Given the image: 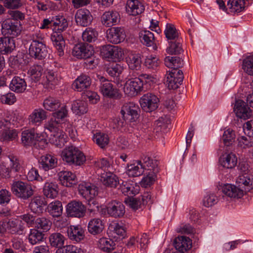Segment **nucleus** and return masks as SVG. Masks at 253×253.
Instances as JSON below:
<instances>
[{
    "label": "nucleus",
    "mask_w": 253,
    "mask_h": 253,
    "mask_svg": "<svg viewBox=\"0 0 253 253\" xmlns=\"http://www.w3.org/2000/svg\"><path fill=\"white\" fill-rule=\"evenodd\" d=\"M29 55L35 59L42 60L47 55V49L43 38L39 34L33 35L29 48Z\"/></svg>",
    "instance_id": "f257e3e1"
},
{
    "label": "nucleus",
    "mask_w": 253,
    "mask_h": 253,
    "mask_svg": "<svg viewBox=\"0 0 253 253\" xmlns=\"http://www.w3.org/2000/svg\"><path fill=\"white\" fill-rule=\"evenodd\" d=\"M61 157L68 164L81 166L86 161V157L78 148L74 146H68L62 152Z\"/></svg>",
    "instance_id": "f03ea898"
},
{
    "label": "nucleus",
    "mask_w": 253,
    "mask_h": 253,
    "mask_svg": "<svg viewBox=\"0 0 253 253\" xmlns=\"http://www.w3.org/2000/svg\"><path fill=\"white\" fill-rule=\"evenodd\" d=\"M11 190L15 196L25 200L34 194L32 185L29 183L20 180L13 182L11 185Z\"/></svg>",
    "instance_id": "7ed1b4c3"
},
{
    "label": "nucleus",
    "mask_w": 253,
    "mask_h": 253,
    "mask_svg": "<svg viewBox=\"0 0 253 253\" xmlns=\"http://www.w3.org/2000/svg\"><path fill=\"white\" fill-rule=\"evenodd\" d=\"M59 123L51 118L45 125V128L50 132H53L50 140L52 142L58 147L63 146L66 142V135L59 128Z\"/></svg>",
    "instance_id": "20e7f679"
},
{
    "label": "nucleus",
    "mask_w": 253,
    "mask_h": 253,
    "mask_svg": "<svg viewBox=\"0 0 253 253\" xmlns=\"http://www.w3.org/2000/svg\"><path fill=\"white\" fill-rule=\"evenodd\" d=\"M22 26L20 21H13L10 19L3 21L1 23V33L4 36L14 39L21 34Z\"/></svg>",
    "instance_id": "39448f33"
},
{
    "label": "nucleus",
    "mask_w": 253,
    "mask_h": 253,
    "mask_svg": "<svg viewBox=\"0 0 253 253\" xmlns=\"http://www.w3.org/2000/svg\"><path fill=\"white\" fill-rule=\"evenodd\" d=\"M147 84L137 79H135V81L126 80L124 86V92L128 96H137L140 94L143 90L144 85Z\"/></svg>",
    "instance_id": "423d86ee"
},
{
    "label": "nucleus",
    "mask_w": 253,
    "mask_h": 253,
    "mask_svg": "<svg viewBox=\"0 0 253 253\" xmlns=\"http://www.w3.org/2000/svg\"><path fill=\"white\" fill-rule=\"evenodd\" d=\"M93 53V46L85 42H80L76 44L72 50L73 55L79 59L90 57Z\"/></svg>",
    "instance_id": "0eeeda50"
},
{
    "label": "nucleus",
    "mask_w": 253,
    "mask_h": 253,
    "mask_svg": "<svg viewBox=\"0 0 253 253\" xmlns=\"http://www.w3.org/2000/svg\"><path fill=\"white\" fill-rule=\"evenodd\" d=\"M139 102L143 110L155 111L158 108L159 99L155 94L147 93L141 97Z\"/></svg>",
    "instance_id": "6e6552de"
},
{
    "label": "nucleus",
    "mask_w": 253,
    "mask_h": 253,
    "mask_svg": "<svg viewBox=\"0 0 253 253\" xmlns=\"http://www.w3.org/2000/svg\"><path fill=\"white\" fill-rule=\"evenodd\" d=\"M66 210L69 216L81 218L85 215L86 208L82 202L74 200L68 204Z\"/></svg>",
    "instance_id": "1a4fd4ad"
},
{
    "label": "nucleus",
    "mask_w": 253,
    "mask_h": 253,
    "mask_svg": "<svg viewBox=\"0 0 253 253\" xmlns=\"http://www.w3.org/2000/svg\"><path fill=\"white\" fill-rule=\"evenodd\" d=\"M97 80L100 83L99 90L104 96L110 98L116 96L118 90L109 81L100 75L97 76Z\"/></svg>",
    "instance_id": "9d476101"
},
{
    "label": "nucleus",
    "mask_w": 253,
    "mask_h": 253,
    "mask_svg": "<svg viewBox=\"0 0 253 253\" xmlns=\"http://www.w3.org/2000/svg\"><path fill=\"white\" fill-rule=\"evenodd\" d=\"M107 213L111 217L120 218L125 213V207L121 202L113 200L109 202L107 207Z\"/></svg>",
    "instance_id": "9b49d317"
},
{
    "label": "nucleus",
    "mask_w": 253,
    "mask_h": 253,
    "mask_svg": "<svg viewBox=\"0 0 253 253\" xmlns=\"http://www.w3.org/2000/svg\"><path fill=\"white\" fill-rule=\"evenodd\" d=\"M107 39L110 42L118 44L124 41L126 37L125 30L121 27H113L107 31Z\"/></svg>",
    "instance_id": "f8f14e48"
},
{
    "label": "nucleus",
    "mask_w": 253,
    "mask_h": 253,
    "mask_svg": "<svg viewBox=\"0 0 253 253\" xmlns=\"http://www.w3.org/2000/svg\"><path fill=\"white\" fill-rule=\"evenodd\" d=\"M119 189L123 194L128 196H133L138 194L140 190V187L136 183L132 181H124L121 180Z\"/></svg>",
    "instance_id": "ddd939ff"
},
{
    "label": "nucleus",
    "mask_w": 253,
    "mask_h": 253,
    "mask_svg": "<svg viewBox=\"0 0 253 253\" xmlns=\"http://www.w3.org/2000/svg\"><path fill=\"white\" fill-rule=\"evenodd\" d=\"M75 20L78 25L87 27L91 24L92 16L88 10L82 8L77 10L75 15Z\"/></svg>",
    "instance_id": "4468645a"
},
{
    "label": "nucleus",
    "mask_w": 253,
    "mask_h": 253,
    "mask_svg": "<svg viewBox=\"0 0 253 253\" xmlns=\"http://www.w3.org/2000/svg\"><path fill=\"white\" fill-rule=\"evenodd\" d=\"M91 83V79L89 76L85 74H81L72 84V88L78 91H83L88 89Z\"/></svg>",
    "instance_id": "2eb2a0df"
},
{
    "label": "nucleus",
    "mask_w": 253,
    "mask_h": 253,
    "mask_svg": "<svg viewBox=\"0 0 253 253\" xmlns=\"http://www.w3.org/2000/svg\"><path fill=\"white\" fill-rule=\"evenodd\" d=\"M42 104L46 111H67V106L53 97L45 99Z\"/></svg>",
    "instance_id": "dca6fc26"
},
{
    "label": "nucleus",
    "mask_w": 253,
    "mask_h": 253,
    "mask_svg": "<svg viewBox=\"0 0 253 253\" xmlns=\"http://www.w3.org/2000/svg\"><path fill=\"white\" fill-rule=\"evenodd\" d=\"M39 137V134L35 132L34 129L25 130L21 133V141L25 146L36 145Z\"/></svg>",
    "instance_id": "f3484780"
},
{
    "label": "nucleus",
    "mask_w": 253,
    "mask_h": 253,
    "mask_svg": "<svg viewBox=\"0 0 253 253\" xmlns=\"http://www.w3.org/2000/svg\"><path fill=\"white\" fill-rule=\"evenodd\" d=\"M222 191L228 197L237 199L241 198L245 193L244 191L241 188L231 184H224Z\"/></svg>",
    "instance_id": "a211bd4d"
},
{
    "label": "nucleus",
    "mask_w": 253,
    "mask_h": 253,
    "mask_svg": "<svg viewBox=\"0 0 253 253\" xmlns=\"http://www.w3.org/2000/svg\"><path fill=\"white\" fill-rule=\"evenodd\" d=\"M176 251L184 253L192 247V241L189 238L183 236L176 238L173 242Z\"/></svg>",
    "instance_id": "6ab92c4d"
},
{
    "label": "nucleus",
    "mask_w": 253,
    "mask_h": 253,
    "mask_svg": "<svg viewBox=\"0 0 253 253\" xmlns=\"http://www.w3.org/2000/svg\"><path fill=\"white\" fill-rule=\"evenodd\" d=\"M119 13L116 11L105 12L101 17L102 23L106 27H111L120 22Z\"/></svg>",
    "instance_id": "aec40b11"
},
{
    "label": "nucleus",
    "mask_w": 253,
    "mask_h": 253,
    "mask_svg": "<svg viewBox=\"0 0 253 253\" xmlns=\"http://www.w3.org/2000/svg\"><path fill=\"white\" fill-rule=\"evenodd\" d=\"M39 163L40 167L47 171L56 167L57 165V159L54 156L46 154L41 157Z\"/></svg>",
    "instance_id": "412c9836"
},
{
    "label": "nucleus",
    "mask_w": 253,
    "mask_h": 253,
    "mask_svg": "<svg viewBox=\"0 0 253 253\" xmlns=\"http://www.w3.org/2000/svg\"><path fill=\"white\" fill-rule=\"evenodd\" d=\"M67 233L69 238L76 242H80L84 237V231L80 225H71L68 228Z\"/></svg>",
    "instance_id": "4be33fe9"
},
{
    "label": "nucleus",
    "mask_w": 253,
    "mask_h": 253,
    "mask_svg": "<svg viewBox=\"0 0 253 253\" xmlns=\"http://www.w3.org/2000/svg\"><path fill=\"white\" fill-rule=\"evenodd\" d=\"M219 163L223 168L231 169L236 166L237 158L233 153L225 154L219 158Z\"/></svg>",
    "instance_id": "5701e85b"
},
{
    "label": "nucleus",
    "mask_w": 253,
    "mask_h": 253,
    "mask_svg": "<svg viewBox=\"0 0 253 253\" xmlns=\"http://www.w3.org/2000/svg\"><path fill=\"white\" fill-rule=\"evenodd\" d=\"M104 227V223L102 219L99 218H94L89 221L87 230L91 234L96 235L103 231Z\"/></svg>",
    "instance_id": "b1692460"
},
{
    "label": "nucleus",
    "mask_w": 253,
    "mask_h": 253,
    "mask_svg": "<svg viewBox=\"0 0 253 253\" xmlns=\"http://www.w3.org/2000/svg\"><path fill=\"white\" fill-rule=\"evenodd\" d=\"M58 175L62 185L64 186L71 187L77 182L76 175L71 171H61Z\"/></svg>",
    "instance_id": "393cba45"
},
{
    "label": "nucleus",
    "mask_w": 253,
    "mask_h": 253,
    "mask_svg": "<svg viewBox=\"0 0 253 253\" xmlns=\"http://www.w3.org/2000/svg\"><path fill=\"white\" fill-rule=\"evenodd\" d=\"M15 48L14 39L6 36L0 38V52L1 54L11 53Z\"/></svg>",
    "instance_id": "a878e982"
},
{
    "label": "nucleus",
    "mask_w": 253,
    "mask_h": 253,
    "mask_svg": "<svg viewBox=\"0 0 253 253\" xmlns=\"http://www.w3.org/2000/svg\"><path fill=\"white\" fill-rule=\"evenodd\" d=\"M79 192L83 198L90 201L97 195V190L88 183H82L79 185Z\"/></svg>",
    "instance_id": "bb28decb"
},
{
    "label": "nucleus",
    "mask_w": 253,
    "mask_h": 253,
    "mask_svg": "<svg viewBox=\"0 0 253 253\" xmlns=\"http://www.w3.org/2000/svg\"><path fill=\"white\" fill-rule=\"evenodd\" d=\"M68 26L67 20L62 16H56L53 18L52 30L53 34H61Z\"/></svg>",
    "instance_id": "cd10ccee"
},
{
    "label": "nucleus",
    "mask_w": 253,
    "mask_h": 253,
    "mask_svg": "<svg viewBox=\"0 0 253 253\" xmlns=\"http://www.w3.org/2000/svg\"><path fill=\"white\" fill-rule=\"evenodd\" d=\"M53 65L55 68L48 69L45 73V77L48 84L54 85L57 84L60 78L57 69L60 67V65L57 62H54Z\"/></svg>",
    "instance_id": "c85d7f7f"
},
{
    "label": "nucleus",
    "mask_w": 253,
    "mask_h": 253,
    "mask_svg": "<svg viewBox=\"0 0 253 253\" xmlns=\"http://www.w3.org/2000/svg\"><path fill=\"white\" fill-rule=\"evenodd\" d=\"M126 10L132 15L141 14L144 10V5L137 0H128L126 3Z\"/></svg>",
    "instance_id": "c756f323"
},
{
    "label": "nucleus",
    "mask_w": 253,
    "mask_h": 253,
    "mask_svg": "<svg viewBox=\"0 0 253 253\" xmlns=\"http://www.w3.org/2000/svg\"><path fill=\"white\" fill-rule=\"evenodd\" d=\"M127 63L131 70L138 71L142 63L141 55L139 53H130L127 58Z\"/></svg>",
    "instance_id": "7c9ffc66"
},
{
    "label": "nucleus",
    "mask_w": 253,
    "mask_h": 253,
    "mask_svg": "<svg viewBox=\"0 0 253 253\" xmlns=\"http://www.w3.org/2000/svg\"><path fill=\"white\" fill-rule=\"evenodd\" d=\"M135 79L139 80L140 81H143V82L146 83H149V85H150L152 83H154L155 79L150 75L140 74L139 72L135 71V70H131L129 72V75L126 80L135 81Z\"/></svg>",
    "instance_id": "2f4dec72"
},
{
    "label": "nucleus",
    "mask_w": 253,
    "mask_h": 253,
    "mask_svg": "<svg viewBox=\"0 0 253 253\" xmlns=\"http://www.w3.org/2000/svg\"><path fill=\"white\" fill-rule=\"evenodd\" d=\"M51 40L54 47L56 48L58 55L63 56L64 54V50L65 47V42L62 34H53Z\"/></svg>",
    "instance_id": "473e14b6"
},
{
    "label": "nucleus",
    "mask_w": 253,
    "mask_h": 253,
    "mask_svg": "<svg viewBox=\"0 0 253 253\" xmlns=\"http://www.w3.org/2000/svg\"><path fill=\"white\" fill-rule=\"evenodd\" d=\"M27 86L26 83L24 79L18 76L14 77L9 84V88L13 91L17 93L24 92Z\"/></svg>",
    "instance_id": "72a5a7b5"
},
{
    "label": "nucleus",
    "mask_w": 253,
    "mask_h": 253,
    "mask_svg": "<svg viewBox=\"0 0 253 253\" xmlns=\"http://www.w3.org/2000/svg\"><path fill=\"white\" fill-rule=\"evenodd\" d=\"M100 180L103 185L110 187H116L121 182L116 175L110 172L102 174Z\"/></svg>",
    "instance_id": "f704fd0d"
},
{
    "label": "nucleus",
    "mask_w": 253,
    "mask_h": 253,
    "mask_svg": "<svg viewBox=\"0 0 253 253\" xmlns=\"http://www.w3.org/2000/svg\"><path fill=\"white\" fill-rule=\"evenodd\" d=\"M238 186L244 185L246 187V190L250 191L253 188V175L249 173H241L236 180Z\"/></svg>",
    "instance_id": "c9c22d12"
},
{
    "label": "nucleus",
    "mask_w": 253,
    "mask_h": 253,
    "mask_svg": "<svg viewBox=\"0 0 253 253\" xmlns=\"http://www.w3.org/2000/svg\"><path fill=\"white\" fill-rule=\"evenodd\" d=\"M45 204L44 198L42 196H36L31 200L29 207L32 212L39 213L42 212L43 206Z\"/></svg>",
    "instance_id": "e433bc0d"
},
{
    "label": "nucleus",
    "mask_w": 253,
    "mask_h": 253,
    "mask_svg": "<svg viewBox=\"0 0 253 253\" xmlns=\"http://www.w3.org/2000/svg\"><path fill=\"white\" fill-rule=\"evenodd\" d=\"M139 38L141 42L147 46H152L153 50H156L157 46L154 44V35L149 31H142L139 33Z\"/></svg>",
    "instance_id": "4c0bfd02"
},
{
    "label": "nucleus",
    "mask_w": 253,
    "mask_h": 253,
    "mask_svg": "<svg viewBox=\"0 0 253 253\" xmlns=\"http://www.w3.org/2000/svg\"><path fill=\"white\" fill-rule=\"evenodd\" d=\"M144 171V167L141 161L127 166L126 173L129 177H137L141 175Z\"/></svg>",
    "instance_id": "58836bf2"
},
{
    "label": "nucleus",
    "mask_w": 253,
    "mask_h": 253,
    "mask_svg": "<svg viewBox=\"0 0 253 253\" xmlns=\"http://www.w3.org/2000/svg\"><path fill=\"white\" fill-rule=\"evenodd\" d=\"M49 240L52 247L62 249L64 247L66 238L60 233L55 232L49 236Z\"/></svg>",
    "instance_id": "ea45409f"
},
{
    "label": "nucleus",
    "mask_w": 253,
    "mask_h": 253,
    "mask_svg": "<svg viewBox=\"0 0 253 253\" xmlns=\"http://www.w3.org/2000/svg\"><path fill=\"white\" fill-rule=\"evenodd\" d=\"M98 247L102 251L110 253L115 249L116 243L110 238H101L98 241Z\"/></svg>",
    "instance_id": "a19ab883"
},
{
    "label": "nucleus",
    "mask_w": 253,
    "mask_h": 253,
    "mask_svg": "<svg viewBox=\"0 0 253 253\" xmlns=\"http://www.w3.org/2000/svg\"><path fill=\"white\" fill-rule=\"evenodd\" d=\"M58 186L53 182H46L43 188V195L48 198L53 199L58 195Z\"/></svg>",
    "instance_id": "79ce46f5"
},
{
    "label": "nucleus",
    "mask_w": 253,
    "mask_h": 253,
    "mask_svg": "<svg viewBox=\"0 0 253 253\" xmlns=\"http://www.w3.org/2000/svg\"><path fill=\"white\" fill-rule=\"evenodd\" d=\"M44 234L37 229H31L28 235V239L29 243L32 245L39 244L43 241Z\"/></svg>",
    "instance_id": "37998d69"
},
{
    "label": "nucleus",
    "mask_w": 253,
    "mask_h": 253,
    "mask_svg": "<svg viewBox=\"0 0 253 253\" xmlns=\"http://www.w3.org/2000/svg\"><path fill=\"white\" fill-rule=\"evenodd\" d=\"M164 61L165 65L171 70L181 68L184 65L183 60L177 56H167Z\"/></svg>",
    "instance_id": "c03bdc74"
},
{
    "label": "nucleus",
    "mask_w": 253,
    "mask_h": 253,
    "mask_svg": "<svg viewBox=\"0 0 253 253\" xmlns=\"http://www.w3.org/2000/svg\"><path fill=\"white\" fill-rule=\"evenodd\" d=\"M142 164L144 169H147L150 172L157 173L159 171L158 162L155 159H152L149 157H144Z\"/></svg>",
    "instance_id": "a18cd8bd"
},
{
    "label": "nucleus",
    "mask_w": 253,
    "mask_h": 253,
    "mask_svg": "<svg viewBox=\"0 0 253 253\" xmlns=\"http://www.w3.org/2000/svg\"><path fill=\"white\" fill-rule=\"evenodd\" d=\"M181 38H177L174 42L170 41L169 46L167 48V52L170 54H178L183 52L182 48Z\"/></svg>",
    "instance_id": "49530a36"
},
{
    "label": "nucleus",
    "mask_w": 253,
    "mask_h": 253,
    "mask_svg": "<svg viewBox=\"0 0 253 253\" xmlns=\"http://www.w3.org/2000/svg\"><path fill=\"white\" fill-rule=\"evenodd\" d=\"M47 210L52 216L59 217L61 215L63 211L62 203L59 201L52 202L48 205Z\"/></svg>",
    "instance_id": "de8ad7c7"
},
{
    "label": "nucleus",
    "mask_w": 253,
    "mask_h": 253,
    "mask_svg": "<svg viewBox=\"0 0 253 253\" xmlns=\"http://www.w3.org/2000/svg\"><path fill=\"white\" fill-rule=\"evenodd\" d=\"M169 123L170 120L169 117L167 116L161 117L155 122L154 129L156 132H165Z\"/></svg>",
    "instance_id": "09e8293b"
},
{
    "label": "nucleus",
    "mask_w": 253,
    "mask_h": 253,
    "mask_svg": "<svg viewBox=\"0 0 253 253\" xmlns=\"http://www.w3.org/2000/svg\"><path fill=\"white\" fill-rule=\"evenodd\" d=\"M98 37V32L94 29L87 28L82 34L84 42L91 43L94 42Z\"/></svg>",
    "instance_id": "8fccbe9b"
},
{
    "label": "nucleus",
    "mask_w": 253,
    "mask_h": 253,
    "mask_svg": "<svg viewBox=\"0 0 253 253\" xmlns=\"http://www.w3.org/2000/svg\"><path fill=\"white\" fill-rule=\"evenodd\" d=\"M92 139L100 148H105L109 143V138L107 134L97 132L94 134Z\"/></svg>",
    "instance_id": "3c124183"
},
{
    "label": "nucleus",
    "mask_w": 253,
    "mask_h": 253,
    "mask_svg": "<svg viewBox=\"0 0 253 253\" xmlns=\"http://www.w3.org/2000/svg\"><path fill=\"white\" fill-rule=\"evenodd\" d=\"M51 225V222L45 217H38L35 220V227L42 230L43 231H47L49 230Z\"/></svg>",
    "instance_id": "603ef678"
},
{
    "label": "nucleus",
    "mask_w": 253,
    "mask_h": 253,
    "mask_svg": "<svg viewBox=\"0 0 253 253\" xmlns=\"http://www.w3.org/2000/svg\"><path fill=\"white\" fill-rule=\"evenodd\" d=\"M43 71V68L41 65H34L28 71V74L31 76L32 80L37 82L40 79Z\"/></svg>",
    "instance_id": "864d4df0"
},
{
    "label": "nucleus",
    "mask_w": 253,
    "mask_h": 253,
    "mask_svg": "<svg viewBox=\"0 0 253 253\" xmlns=\"http://www.w3.org/2000/svg\"><path fill=\"white\" fill-rule=\"evenodd\" d=\"M165 34L168 40L173 41L179 38L178 33L174 26L171 24H167L165 30Z\"/></svg>",
    "instance_id": "5fc2aeb1"
},
{
    "label": "nucleus",
    "mask_w": 253,
    "mask_h": 253,
    "mask_svg": "<svg viewBox=\"0 0 253 253\" xmlns=\"http://www.w3.org/2000/svg\"><path fill=\"white\" fill-rule=\"evenodd\" d=\"M218 201V199L214 194L208 192L203 198V203L205 207L209 208L216 204Z\"/></svg>",
    "instance_id": "6e6d98bb"
},
{
    "label": "nucleus",
    "mask_w": 253,
    "mask_h": 253,
    "mask_svg": "<svg viewBox=\"0 0 253 253\" xmlns=\"http://www.w3.org/2000/svg\"><path fill=\"white\" fill-rule=\"evenodd\" d=\"M46 112H33L29 116L30 122L32 124L41 123L46 118Z\"/></svg>",
    "instance_id": "4d7b16f0"
},
{
    "label": "nucleus",
    "mask_w": 253,
    "mask_h": 253,
    "mask_svg": "<svg viewBox=\"0 0 253 253\" xmlns=\"http://www.w3.org/2000/svg\"><path fill=\"white\" fill-rule=\"evenodd\" d=\"M235 138V132L230 129L225 130L222 137L224 144L227 146L232 144L234 142Z\"/></svg>",
    "instance_id": "13d9d810"
},
{
    "label": "nucleus",
    "mask_w": 253,
    "mask_h": 253,
    "mask_svg": "<svg viewBox=\"0 0 253 253\" xmlns=\"http://www.w3.org/2000/svg\"><path fill=\"white\" fill-rule=\"evenodd\" d=\"M243 69L248 75L253 76V56H248L243 60Z\"/></svg>",
    "instance_id": "bf43d9fd"
},
{
    "label": "nucleus",
    "mask_w": 253,
    "mask_h": 253,
    "mask_svg": "<svg viewBox=\"0 0 253 253\" xmlns=\"http://www.w3.org/2000/svg\"><path fill=\"white\" fill-rule=\"evenodd\" d=\"M157 173L149 172L146 176H144L140 182L142 187L147 188L152 185L156 180Z\"/></svg>",
    "instance_id": "052dcab7"
},
{
    "label": "nucleus",
    "mask_w": 253,
    "mask_h": 253,
    "mask_svg": "<svg viewBox=\"0 0 253 253\" xmlns=\"http://www.w3.org/2000/svg\"><path fill=\"white\" fill-rule=\"evenodd\" d=\"M252 137H247L245 136H241L238 137L237 140L238 145L244 149L251 148L253 147V140Z\"/></svg>",
    "instance_id": "680f3d73"
},
{
    "label": "nucleus",
    "mask_w": 253,
    "mask_h": 253,
    "mask_svg": "<svg viewBox=\"0 0 253 253\" xmlns=\"http://www.w3.org/2000/svg\"><path fill=\"white\" fill-rule=\"evenodd\" d=\"M160 63V60L156 57L150 55L146 58L144 64L147 68L155 70L158 67Z\"/></svg>",
    "instance_id": "e2e57ef3"
},
{
    "label": "nucleus",
    "mask_w": 253,
    "mask_h": 253,
    "mask_svg": "<svg viewBox=\"0 0 253 253\" xmlns=\"http://www.w3.org/2000/svg\"><path fill=\"white\" fill-rule=\"evenodd\" d=\"M82 250L72 245L65 246L61 250H58L55 253H83Z\"/></svg>",
    "instance_id": "0e129e2a"
},
{
    "label": "nucleus",
    "mask_w": 253,
    "mask_h": 253,
    "mask_svg": "<svg viewBox=\"0 0 253 253\" xmlns=\"http://www.w3.org/2000/svg\"><path fill=\"white\" fill-rule=\"evenodd\" d=\"M17 135V131L15 129L6 130L2 132L1 139L3 141H10L15 139Z\"/></svg>",
    "instance_id": "69168bd1"
},
{
    "label": "nucleus",
    "mask_w": 253,
    "mask_h": 253,
    "mask_svg": "<svg viewBox=\"0 0 253 253\" xmlns=\"http://www.w3.org/2000/svg\"><path fill=\"white\" fill-rule=\"evenodd\" d=\"M124 120L130 122H135L139 117L138 112H121Z\"/></svg>",
    "instance_id": "338daca9"
},
{
    "label": "nucleus",
    "mask_w": 253,
    "mask_h": 253,
    "mask_svg": "<svg viewBox=\"0 0 253 253\" xmlns=\"http://www.w3.org/2000/svg\"><path fill=\"white\" fill-rule=\"evenodd\" d=\"M0 100L3 104L11 105L16 101V98L14 93L10 92L1 95Z\"/></svg>",
    "instance_id": "774afa93"
}]
</instances>
